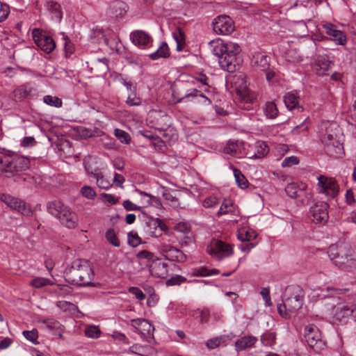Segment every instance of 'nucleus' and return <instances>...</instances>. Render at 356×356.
Returning <instances> with one entry per match:
<instances>
[{
  "instance_id": "f257e3e1",
  "label": "nucleus",
  "mask_w": 356,
  "mask_h": 356,
  "mask_svg": "<svg viewBox=\"0 0 356 356\" xmlns=\"http://www.w3.org/2000/svg\"><path fill=\"white\" fill-rule=\"evenodd\" d=\"M209 47L213 54L218 58L219 65L222 70L233 72L242 65L241 49L238 44L224 43L222 40L216 39L209 43Z\"/></svg>"
},
{
  "instance_id": "f03ea898",
  "label": "nucleus",
  "mask_w": 356,
  "mask_h": 356,
  "mask_svg": "<svg viewBox=\"0 0 356 356\" xmlns=\"http://www.w3.org/2000/svg\"><path fill=\"white\" fill-rule=\"evenodd\" d=\"M353 250L347 244H332L327 251L333 264L343 270L350 271L356 268V258Z\"/></svg>"
},
{
  "instance_id": "7ed1b4c3",
  "label": "nucleus",
  "mask_w": 356,
  "mask_h": 356,
  "mask_svg": "<svg viewBox=\"0 0 356 356\" xmlns=\"http://www.w3.org/2000/svg\"><path fill=\"white\" fill-rule=\"evenodd\" d=\"M94 277L92 269L86 261L76 259L66 270L65 279L67 282L81 286L92 285Z\"/></svg>"
},
{
  "instance_id": "20e7f679",
  "label": "nucleus",
  "mask_w": 356,
  "mask_h": 356,
  "mask_svg": "<svg viewBox=\"0 0 356 356\" xmlns=\"http://www.w3.org/2000/svg\"><path fill=\"white\" fill-rule=\"evenodd\" d=\"M147 121L152 127L159 131L163 142L177 139L176 130L170 126V117L165 113L156 110L150 111Z\"/></svg>"
},
{
  "instance_id": "39448f33",
  "label": "nucleus",
  "mask_w": 356,
  "mask_h": 356,
  "mask_svg": "<svg viewBox=\"0 0 356 356\" xmlns=\"http://www.w3.org/2000/svg\"><path fill=\"white\" fill-rule=\"evenodd\" d=\"M29 167V161L24 156H0V172L6 173L7 177L13 176L15 172L26 170Z\"/></svg>"
},
{
  "instance_id": "423d86ee",
  "label": "nucleus",
  "mask_w": 356,
  "mask_h": 356,
  "mask_svg": "<svg viewBox=\"0 0 356 356\" xmlns=\"http://www.w3.org/2000/svg\"><path fill=\"white\" fill-rule=\"evenodd\" d=\"M302 291L298 287L296 293H293L286 298L283 303L277 305V312L282 317L289 318L293 314L302 307Z\"/></svg>"
},
{
  "instance_id": "0eeeda50",
  "label": "nucleus",
  "mask_w": 356,
  "mask_h": 356,
  "mask_svg": "<svg viewBox=\"0 0 356 356\" xmlns=\"http://www.w3.org/2000/svg\"><path fill=\"white\" fill-rule=\"evenodd\" d=\"M321 140L324 145V149L330 157L339 158L343 154V147L341 142L336 138V135L326 129L325 133L322 131L320 134Z\"/></svg>"
},
{
  "instance_id": "6e6552de",
  "label": "nucleus",
  "mask_w": 356,
  "mask_h": 356,
  "mask_svg": "<svg viewBox=\"0 0 356 356\" xmlns=\"http://www.w3.org/2000/svg\"><path fill=\"white\" fill-rule=\"evenodd\" d=\"M203 90H198L195 88H191L182 91L175 92V97L177 99L176 102H186L188 101H194L200 103L205 106H209L211 104V101L209 97L205 96Z\"/></svg>"
},
{
  "instance_id": "1a4fd4ad",
  "label": "nucleus",
  "mask_w": 356,
  "mask_h": 356,
  "mask_svg": "<svg viewBox=\"0 0 356 356\" xmlns=\"http://www.w3.org/2000/svg\"><path fill=\"white\" fill-rule=\"evenodd\" d=\"M238 81L241 84L239 86L236 85V93L240 103L239 106L241 108L249 110L251 105L255 102L256 96L254 92L248 88L244 77L239 76Z\"/></svg>"
},
{
  "instance_id": "9d476101",
  "label": "nucleus",
  "mask_w": 356,
  "mask_h": 356,
  "mask_svg": "<svg viewBox=\"0 0 356 356\" xmlns=\"http://www.w3.org/2000/svg\"><path fill=\"white\" fill-rule=\"evenodd\" d=\"M207 252L214 259L220 261L232 256L234 250L230 244L220 240L213 239L207 246Z\"/></svg>"
},
{
  "instance_id": "9b49d317",
  "label": "nucleus",
  "mask_w": 356,
  "mask_h": 356,
  "mask_svg": "<svg viewBox=\"0 0 356 356\" xmlns=\"http://www.w3.org/2000/svg\"><path fill=\"white\" fill-rule=\"evenodd\" d=\"M304 337L308 346L316 352H318L325 347V343L322 339L319 329L314 324L305 326Z\"/></svg>"
},
{
  "instance_id": "f8f14e48",
  "label": "nucleus",
  "mask_w": 356,
  "mask_h": 356,
  "mask_svg": "<svg viewBox=\"0 0 356 356\" xmlns=\"http://www.w3.org/2000/svg\"><path fill=\"white\" fill-rule=\"evenodd\" d=\"M317 179L319 193L325 194L332 198L338 195L339 187L334 178L321 175Z\"/></svg>"
},
{
  "instance_id": "ddd939ff",
  "label": "nucleus",
  "mask_w": 356,
  "mask_h": 356,
  "mask_svg": "<svg viewBox=\"0 0 356 356\" xmlns=\"http://www.w3.org/2000/svg\"><path fill=\"white\" fill-rule=\"evenodd\" d=\"M1 200L11 209L15 210L24 216H29L33 213L29 204L24 201L10 195H2L1 196Z\"/></svg>"
},
{
  "instance_id": "4468645a",
  "label": "nucleus",
  "mask_w": 356,
  "mask_h": 356,
  "mask_svg": "<svg viewBox=\"0 0 356 356\" xmlns=\"http://www.w3.org/2000/svg\"><path fill=\"white\" fill-rule=\"evenodd\" d=\"M131 325L135 332L139 333L142 338L146 339L147 342H151V339H153L154 327L149 321L143 318L132 319Z\"/></svg>"
},
{
  "instance_id": "2eb2a0df",
  "label": "nucleus",
  "mask_w": 356,
  "mask_h": 356,
  "mask_svg": "<svg viewBox=\"0 0 356 356\" xmlns=\"http://www.w3.org/2000/svg\"><path fill=\"white\" fill-rule=\"evenodd\" d=\"M213 30L219 35H229L234 30V22L228 15L216 17L212 22Z\"/></svg>"
},
{
  "instance_id": "dca6fc26",
  "label": "nucleus",
  "mask_w": 356,
  "mask_h": 356,
  "mask_svg": "<svg viewBox=\"0 0 356 356\" xmlns=\"http://www.w3.org/2000/svg\"><path fill=\"white\" fill-rule=\"evenodd\" d=\"M248 145L242 140H229L223 149V154L230 156H246Z\"/></svg>"
},
{
  "instance_id": "f3484780",
  "label": "nucleus",
  "mask_w": 356,
  "mask_h": 356,
  "mask_svg": "<svg viewBox=\"0 0 356 356\" xmlns=\"http://www.w3.org/2000/svg\"><path fill=\"white\" fill-rule=\"evenodd\" d=\"M329 205L323 201L316 202L309 209V213L313 217L312 220L316 222H325L329 218Z\"/></svg>"
},
{
  "instance_id": "a211bd4d",
  "label": "nucleus",
  "mask_w": 356,
  "mask_h": 356,
  "mask_svg": "<svg viewBox=\"0 0 356 356\" xmlns=\"http://www.w3.org/2000/svg\"><path fill=\"white\" fill-rule=\"evenodd\" d=\"M333 320L339 323H345L353 313L351 305L339 303L332 308Z\"/></svg>"
},
{
  "instance_id": "6ab92c4d",
  "label": "nucleus",
  "mask_w": 356,
  "mask_h": 356,
  "mask_svg": "<svg viewBox=\"0 0 356 356\" xmlns=\"http://www.w3.org/2000/svg\"><path fill=\"white\" fill-rule=\"evenodd\" d=\"M165 225L159 218H148L145 225V232L152 237H159L165 228Z\"/></svg>"
},
{
  "instance_id": "aec40b11",
  "label": "nucleus",
  "mask_w": 356,
  "mask_h": 356,
  "mask_svg": "<svg viewBox=\"0 0 356 356\" xmlns=\"http://www.w3.org/2000/svg\"><path fill=\"white\" fill-rule=\"evenodd\" d=\"M130 39L131 42L140 48H147L151 45L153 40L146 32L137 30L131 33Z\"/></svg>"
},
{
  "instance_id": "412c9836",
  "label": "nucleus",
  "mask_w": 356,
  "mask_h": 356,
  "mask_svg": "<svg viewBox=\"0 0 356 356\" xmlns=\"http://www.w3.org/2000/svg\"><path fill=\"white\" fill-rule=\"evenodd\" d=\"M325 33L330 37V40L335 42L337 44L343 45L346 42V36L345 33L336 29V26L330 23L323 25Z\"/></svg>"
},
{
  "instance_id": "4be33fe9",
  "label": "nucleus",
  "mask_w": 356,
  "mask_h": 356,
  "mask_svg": "<svg viewBox=\"0 0 356 356\" xmlns=\"http://www.w3.org/2000/svg\"><path fill=\"white\" fill-rule=\"evenodd\" d=\"M35 31L36 30L35 29L33 33L34 40L38 47L46 53L51 52L56 47V44L53 38L42 33L40 34V35L36 36L35 33Z\"/></svg>"
},
{
  "instance_id": "5701e85b",
  "label": "nucleus",
  "mask_w": 356,
  "mask_h": 356,
  "mask_svg": "<svg viewBox=\"0 0 356 356\" xmlns=\"http://www.w3.org/2000/svg\"><path fill=\"white\" fill-rule=\"evenodd\" d=\"M149 270L153 276L163 279L168 275V265L162 259L156 258L150 265Z\"/></svg>"
},
{
  "instance_id": "b1692460",
  "label": "nucleus",
  "mask_w": 356,
  "mask_h": 356,
  "mask_svg": "<svg viewBox=\"0 0 356 356\" xmlns=\"http://www.w3.org/2000/svg\"><path fill=\"white\" fill-rule=\"evenodd\" d=\"M270 58L263 53H255L252 58V65L258 70L266 72L270 67Z\"/></svg>"
},
{
  "instance_id": "393cba45",
  "label": "nucleus",
  "mask_w": 356,
  "mask_h": 356,
  "mask_svg": "<svg viewBox=\"0 0 356 356\" xmlns=\"http://www.w3.org/2000/svg\"><path fill=\"white\" fill-rule=\"evenodd\" d=\"M64 211L62 216H59V222L69 229L75 228L78 222L76 214L70 207Z\"/></svg>"
},
{
  "instance_id": "a878e982",
  "label": "nucleus",
  "mask_w": 356,
  "mask_h": 356,
  "mask_svg": "<svg viewBox=\"0 0 356 356\" xmlns=\"http://www.w3.org/2000/svg\"><path fill=\"white\" fill-rule=\"evenodd\" d=\"M300 97L295 92H290L286 94L284 97V102L286 108L293 111L295 110L298 113L302 112L304 108L299 104Z\"/></svg>"
},
{
  "instance_id": "bb28decb",
  "label": "nucleus",
  "mask_w": 356,
  "mask_h": 356,
  "mask_svg": "<svg viewBox=\"0 0 356 356\" xmlns=\"http://www.w3.org/2000/svg\"><path fill=\"white\" fill-rule=\"evenodd\" d=\"M307 188V186L304 183H290L286 185L285 191L288 196L298 200V197H302V194L305 193Z\"/></svg>"
},
{
  "instance_id": "cd10ccee",
  "label": "nucleus",
  "mask_w": 356,
  "mask_h": 356,
  "mask_svg": "<svg viewBox=\"0 0 356 356\" xmlns=\"http://www.w3.org/2000/svg\"><path fill=\"white\" fill-rule=\"evenodd\" d=\"M68 207L60 200L51 201L47 204V212L58 220H59V216L61 217L65 212L64 211L67 209Z\"/></svg>"
},
{
  "instance_id": "c85d7f7f",
  "label": "nucleus",
  "mask_w": 356,
  "mask_h": 356,
  "mask_svg": "<svg viewBox=\"0 0 356 356\" xmlns=\"http://www.w3.org/2000/svg\"><path fill=\"white\" fill-rule=\"evenodd\" d=\"M254 152H248L247 157L249 159H261L269 152L268 146L263 141H257L254 145Z\"/></svg>"
},
{
  "instance_id": "c756f323",
  "label": "nucleus",
  "mask_w": 356,
  "mask_h": 356,
  "mask_svg": "<svg viewBox=\"0 0 356 356\" xmlns=\"http://www.w3.org/2000/svg\"><path fill=\"white\" fill-rule=\"evenodd\" d=\"M238 211L236 209L232 201L225 200L222 202L216 214L218 217H220V216H221L222 215H225V214H232L233 216H238Z\"/></svg>"
},
{
  "instance_id": "7c9ffc66",
  "label": "nucleus",
  "mask_w": 356,
  "mask_h": 356,
  "mask_svg": "<svg viewBox=\"0 0 356 356\" xmlns=\"http://www.w3.org/2000/svg\"><path fill=\"white\" fill-rule=\"evenodd\" d=\"M257 341V338L254 336L243 337L236 341V349L237 350H242L250 348L254 346Z\"/></svg>"
},
{
  "instance_id": "2f4dec72",
  "label": "nucleus",
  "mask_w": 356,
  "mask_h": 356,
  "mask_svg": "<svg viewBox=\"0 0 356 356\" xmlns=\"http://www.w3.org/2000/svg\"><path fill=\"white\" fill-rule=\"evenodd\" d=\"M161 195L169 204L173 207H178L179 206V200L176 195V191H172L165 187H161Z\"/></svg>"
},
{
  "instance_id": "473e14b6",
  "label": "nucleus",
  "mask_w": 356,
  "mask_h": 356,
  "mask_svg": "<svg viewBox=\"0 0 356 356\" xmlns=\"http://www.w3.org/2000/svg\"><path fill=\"white\" fill-rule=\"evenodd\" d=\"M169 56H170V49H169L168 44L165 42H163L161 43L159 47L158 48V49L156 51H154L149 55V57L152 60H158L161 58H165Z\"/></svg>"
},
{
  "instance_id": "72a5a7b5",
  "label": "nucleus",
  "mask_w": 356,
  "mask_h": 356,
  "mask_svg": "<svg viewBox=\"0 0 356 356\" xmlns=\"http://www.w3.org/2000/svg\"><path fill=\"white\" fill-rule=\"evenodd\" d=\"M234 337L232 334H225L220 337H217L211 339H209L206 346L209 349H214L219 346L222 343H225L227 340H231Z\"/></svg>"
},
{
  "instance_id": "f704fd0d",
  "label": "nucleus",
  "mask_w": 356,
  "mask_h": 356,
  "mask_svg": "<svg viewBox=\"0 0 356 356\" xmlns=\"http://www.w3.org/2000/svg\"><path fill=\"white\" fill-rule=\"evenodd\" d=\"M257 234L252 229H241L238 234V238L242 242H254Z\"/></svg>"
},
{
  "instance_id": "c9c22d12",
  "label": "nucleus",
  "mask_w": 356,
  "mask_h": 356,
  "mask_svg": "<svg viewBox=\"0 0 356 356\" xmlns=\"http://www.w3.org/2000/svg\"><path fill=\"white\" fill-rule=\"evenodd\" d=\"M88 174L93 177L96 179V183L98 187L102 189H108L112 185L110 181L105 177L99 172H91Z\"/></svg>"
},
{
  "instance_id": "e433bc0d",
  "label": "nucleus",
  "mask_w": 356,
  "mask_h": 356,
  "mask_svg": "<svg viewBox=\"0 0 356 356\" xmlns=\"http://www.w3.org/2000/svg\"><path fill=\"white\" fill-rule=\"evenodd\" d=\"M282 56L286 61L289 63H299L302 60V57L300 54L295 49H289L286 50Z\"/></svg>"
},
{
  "instance_id": "4c0bfd02",
  "label": "nucleus",
  "mask_w": 356,
  "mask_h": 356,
  "mask_svg": "<svg viewBox=\"0 0 356 356\" xmlns=\"http://www.w3.org/2000/svg\"><path fill=\"white\" fill-rule=\"evenodd\" d=\"M168 257H171L172 260L177 261L178 262H184L186 261V257L180 250L170 247L167 250Z\"/></svg>"
},
{
  "instance_id": "58836bf2",
  "label": "nucleus",
  "mask_w": 356,
  "mask_h": 356,
  "mask_svg": "<svg viewBox=\"0 0 356 356\" xmlns=\"http://www.w3.org/2000/svg\"><path fill=\"white\" fill-rule=\"evenodd\" d=\"M31 92V88L27 84L20 86L13 92L15 97L18 99L26 98Z\"/></svg>"
},
{
  "instance_id": "ea45409f",
  "label": "nucleus",
  "mask_w": 356,
  "mask_h": 356,
  "mask_svg": "<svg viewBox=\"0 0 356 356\" xmlns=\"http://www.w3.org/2000/svg\"><path fill=\"white\" fill-rule=\"evenodd\" d=\"M275 332L267 331L261 336V341L264 346L272 347L275 343Z\"/></svg>"
},
{
  "instance_id": "a19ab883",
  "label": "nucleus",
  "mask_w": 356,
  "mask_h": 356,
  "mask_svg": "<svg viewBox=\"0 0 356 356\" xmlns=\"http://www.w3.org/2000/svg\"><path fill=\"white\" fill-rule=\"evenodd\" d=\"M264 113L268 118L274 119L278 115V109L274 102H267L264 108Z\"/></svg>"
},
{
  "instance_id": "79ce46f5",
  "label": "nucleus",
  "mask_w": 356,
  "mask_h": 356,
  "mask_svg": "<svg viewBox=\"0 0 356 356\" xmlns=\"http://www.w3.org/2000/svg\"><path fill=\"white\" fill-rule=\"evenodd\" d=\"M234 175L235 177L236 182L237 183L238 187H240L242 189L248 188V181L239 170L234 169Z\"/></svg>"
},
{
  "instance_id": "37998d69",
  "label": "nucleus",
  "mask_w": 356,
  "mask_h": 356,
  "mask_svg": "<svg viewBox=\"0 0 356 356\" xmlns=\"http://www.w3.org/2000/svg\"><path fill=\"white\" fill-rule=\"evenodd\" d=\"M195 79L197 81V82L201 83V86H199L198 90H203L204 92H209V79L205 74H200L197 75Z\"/></svg>"
},
{
  "instance_id": "c03bdc74",
  "label": "nucleus",
  "mask_w": 356,
  "mask_h": 356,
  "mask_svg": "<svg viewBox=\"0 0 356 356\" xmlns=\"http://www.w3.org/2000/svg\"><path fill=\"white\" fill-rule=\"evenodd\" d=\"M105 237L107 241L115 247H120V242L118 239L115 230L112 228L106 232Z\"/></svg>"
},
{
  "instance_id": "a18cd8bd",
  "label": "nucleus",
  "mask_w": 356,
  "mask_h": 356,
  "mask_svg": "<svg viewBox=\"0 0 356 356\" xmlns=\"http://www.w3.org/2000/svg\"><path fill=\"white\" fill-rule=\"evenodd\" d=\"M142 99L137 95L136 90L128 93L126 104L129 106H138L141 104Z\"/></svg>"
},
{
  "instance_id": "49530a36",
  "label": "nucleus",
  "mask_w": 356,
  "mask_h": 356,
  "mask_svg": "<svg viewBox=\"0 0 356 356\" xmlns=\"http://www.w3.org/2000/svg\"><path fill=\"white\" fill-rule=\"evenodd\" d=\"M43 102L51 106H54L56 108H60L62 106L63 102L62 99L56 96L51 95H45L43 97Z\"/></svg>"
},
{
  "instance_id": "de8ad7c7",
  "label": "nucleus",
  "mask_w": 356,
  "mask_h": 356,
  "mask_svg": "<svg viewBox=\"0 0 356 356\" xmlns=\"http://www.w3.org/2000/svg\"><path fill=\"white\" fill-rule=\"evenodd\" d=\"M115 137L122 143L128 144L131 138L129 134L124 130L115 129L114 130Z\"/></svg>"
},
{
  "instance_id": "09e8293b",
  "label": "nucleus",
  "mask_w": 356,
  "mask_h": 356,
  "mask_svg": "<svg viewBox=\"0 0 356 356\" xmlns=\"http://www.w3.org/2000/svg\"><path fill=\"white\" fill-rule=\"evenodd\" d=\"M101 331L97 326L90 325L85 329V334L90 338H98Z\"/></svg>"
},
{
  "instance_id": "8fccbe9b",
  "label": "nucleus",
  "mask_w": 356,
  "mask_h": 356,
  "mask_svg": "<svg viewBox=\"0 0 356 356\" xmlns=\"http://www.w3.org/2000/svg\"><path fill=\"white\" fill-rule=\"evenodd\" d=\"M50 284H51V281L43 277H36L31 282V285L37 289Z\"/></svg>"
},
{
  "instance_id": "3c124183",
  "label": "nucleus",
  "mask_w": 356,
  "mask_h": 356,
  "mask_svg": "<svg viewBox=\"0 0 356 356\" xmlns=\"http://www.w3.org/2000/svg\"><path fill=\"white\" fill-rule=\"evenodd\" d=\"M81 193L83 197L89 200H93L96 197L95 190L89 186H83L81 189Z\"/></svg>"
},
{
  "instance_id": "603ef678",
  "label": "nucleus",
  "mask_w": 356,
  "mask_h": 356,
  "mask_svg": "<svg viewBox=\"0 0 356 356\" xmlns=\"http://www.w3.org/2000/svg\"><path fill=\"white\" fill-rule=\"evenodd\" d=\"M219 204V200L216 196H209L203 201V206L205 208H213Z\"/></svg>"
},
{
  "instance_id": "864d4df0",
  "label": "nucleus",
  "mask_w": 356,
  "mask_h": 356,
  "mask_svg": "<svg viewBox=\"0 0 356 356\" xmlns=\"http://www.w3.org/2000/svg\"><path fill=\"white\" fill-rule=\"evenodd\" d=\"M9 6L6 3L0 1V22H2L7 19L9 15Z\"/></svg>"
},
{
  "instance_id": "5fc2aeb1",
  "label": "nucleus",
  "mask_w": 356,
  "mask_h": 356,
  "mask_svg": "<svg viewBox=\"0 0 356 356\" xmlns=\"http://www.w3.org/2000/svg\"><path fill=\"white\" fill-rule=\"evenodd\" d=\"M24 337L29 341L35 343L38 337V330L33 329L32 330H25L22 332Z\"/></svg>"
},
{
  "instance_id": "6e6d98bb",
  "label": "nucleus",
  "mask_w": 356,
  "mask_h": 356,
  "mask_svg": "<svg viewBox=\"0 0 356 356\" xmlns=\"http://www.w3.org/2000/svg\"><path fill=\"white\" fill-rule=\"evenodd\" d=\"M43 323L49 330H59L61 326L60 323L54 319H47Z\"/></svg>"
},
{
  "instance_id": "4d7b16f0",
  "label": "nucleus",
  "mask_w": 356,
  "mask_h": 356,
  "mask_svg": "<svg viewBox=\"0 0 356 356\" xmlns=\"http://www.w3.org/2000/svg\"><path fill=\"white\" fill-rule=\"evenodd\" d=\"M128 291L139 300H143L146 298L145 294L138 287L131 286Z\"/></svg>"
},
{
  "instance_id": "13d9d810",
  "label": "nucleus",
  "mask_w": 356,
  "mask_h": 356,
  "mask_svg": "<svg viewBox=\"0 0 356 356\" xmlns=\"http://www.w3.org/2000/svg\"><path fill=\"white\" fill-rule=\"evenodd\" d=\"M312 198V193L307 191V188L305 189V193L302 194L301 197H298V202L301 205H307L309 203L311 199Z\"/></svg>"
},
{
  "instance_id": "bf43d9fd",
  "label": "nucleus",
  "mask_w": 356,
  "mask_h": 356,
  "mask_svg": "<svg viewBox=\"0 0 356 356\" xmlns=\"http://www.w3.org/2000/svg\"><path fill=\"white\" fill-rule=\"evenodd\" d=\"M128 243L132 247H136L140 243V238L137 234L129 232L128 234Z\"/></svg>"
},
{
  "instance_id": "052dcab7",
  "label": "nucleus",
  "mask_w": 356,
  "mask_h": 356,
  "mask_svg": "<svg viewBox=\"0 0 356 356\" xmlns=\"http://www.w3.org/2000/svg\"><path fill=\"white\" fill-rule=\"evenodd\" d=\"M186 281V278L181 275H175L169 279L166 284L168 286L180 285Z\"/></svg>"
},
{
  "instance_id": "680f3d73",
  "label": "nucleus",
  "mask_w": 356,
  "mask_h": 356,
  "mask_svg": "<svg viewBox=\"0 0 356 356\" xmlns=\"http://www.w3.org/2000/svg\"><path fill=\"white\" fill-rule=\"evenodd\" d=\"M140 193L141 195L146 196L149 198V200H147V202L148 204H154L155 206L157 207H159L161 205L160 200L157 197H156L146 192H143V191H140Z\"/></svg>"
},
{
  "instance_id": "e2e57ef3",
  "label": "nucleus",
  "mask_w": 356,
  "mask_h": 356,
  "mask_svg": "<svg viewBox=\"0 0 356 356\" xmlns=\"http://www.w3.org/2000/svg\"><path fill=\"white\" fill-rule=\"evenodd\" d=\"M257 242H243L239 245V249L244 252L248 253L250 251L257 245Z\"/></svg>"
},
{
  "instance_id": "0e129e2a",
  "label": "nucleus",
  "mask_w": 356,
  "mask_h": 356,
  "mask_svg": "<svg viewBox=\"0 0 356 356\" xmlns=\"http://www.w3.org/2000/svg\"><path fill=\"white\" fill-rule=\"evenodd\" d=\"M299 162L298 159L296 156H292L289 157H286L282 161V166L285 167H291L293 165L298 164Z\"/></svg>"
},
{
  "instance_id": "69168bd1",
  "label": "nucleus",
  "mask_w": 356,
  "mask_h": 356,
  "mask_svg": "<svg viewBox=\"0 0 356 356\" xmlns=\"http://www.w3.org/2000/svg\"><path fill=\"white\" fill-rule=\"evenodd\" d=\"M137 257L139 259H146L149 261H152V262L156 259H154L155 256L154 253L147 250H142L138 252L137 254Z\"/></svg>"
},
{
  "instance_id": "338daca9",
  "label": "nucleus",
  "mask_w": 356,
  "mask_h": 356,
  "mask_svg": "<svg viewBox=\"0 0 356 356\" xmlns=\"http://www.w3.org/2000/svg\"><path fill=\"white\" fill-rule=\"evenodd\" d=\"M123 207L127 211H140L142 209L141 207L137 206L129 200L124 201Z\"/></svg>"
},
{
  "instance_id": "774afa93",
  "label": "nucleus",
  "mask_w": 356,
  "mask_h": 356,
  "mask_svg": "<svg viewBox=\"0 0 356 356\" xmlns=\"http://www.w3.org/2000/svg\"><path fill=\"white\" fill-rule=\"evenodd\" d=\"M175 229L178 232L187 233L190 231V226L186 222H180L175 225Z\"/></svg>"
}]
</instances>
